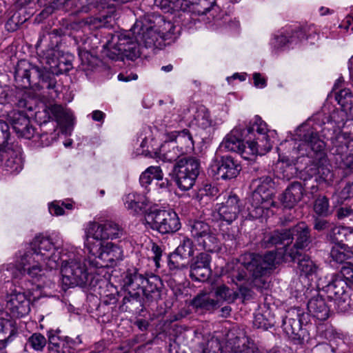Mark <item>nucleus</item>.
I'll return each mask as SVG.
<instances>
[{
    "instance_id": "f257e3e1",
    "label": "nucleus",
    "mask_w": 353,
    "mask_h": 353,
    "mask_svg": "<svg viewBox=\"0 0 353 353\" xmlns=\"http://www.w3.org/2000/svg\"><path fill=\"white\" fill-rule=\"evenodd\" d=\"M59 261H61V283L65 290L88 283L89 274L81 250L70 247L59 251L51 239L44 236L36 237L31 251L21 256L14 263L2 265L1 271L5 279H17L27 274L37 288L50 287L52 281L48 272L56 269Z\"/></svg>"
},
{
    "instance_id": "f03ea898",
    "label": "nucleus",
    "mask_w": 353,
    "mask_h": 353,
    "mask_svg": "<svg viewBox=\"0 0 353 353\" xmlns=\"http://www.w3.org/2000/svg\"><path fill=\"white\" fill-rule=\"evenodd\" d=\"M290 236V232L274 231L265 236L261 245L265 248L283 245V247L278 248L276 252L270 251L263 256L247 254L241 256L240 260H233L227 263L225 272L240 291L252 286L263 288L265 282L263 277L268 269L281 261L295 260L294 253L288 252Z\"/></svg>"
},
{
    "instance_id": "7ed1b4c3",
    "label": "nucleus",
    "mask_w": 353,
    "mask_h": 353,
    "mask_svg": "<svg viewBox=\"0 0 353 353\" xmlns=\"http://www.w3.org/2000/svg\"><path fill=\"white\" fill-rule=\"evenodd\" d=\"M165 36V32L155 29L151 24H148L146 19H143L137 20L130 30L113 34L106 46L112 59L125 57L134 60L141 54V43L146 48L156 46L159 39Z\"/></svg>"
},
{
    "instance_id": "20e7f679",
    "label": "nucleus",
    "mask_w": 353,
    "mask_h": 353,
    "mask_svg": "<svg viewBox=\"0 0 353 353\" xmlns=\"http://www.w3.org/2000/svg\"><path fill=\"white\" fill-rule=\"evenodd\" d=\"M311 121L300 125L295 131L296 138L294 140L285 141L277 148L279 151L283 150V148L293 146L291 151H289V157L292 159L300 157H310L317 161L318 173L323 170L326 162V157L324 153L325 143L321 140L317 134V130L311 125Z\"/></svg>"
},
{
    "instance_id": "39448f33",
    "label": "nucleus",
    "mask_w": 353,
    "mask_h": 353,
    "mask_svg": "<svg viewBox=\"0 0 353 353\" xmlns=\"http://www.w3.org/2000/svg\"><path fill=\"white\" fill-rule=\"evenodd\" d=\"M273 182L269 176L255 179L252 186L255 188L252 196L251 208H248L249 215L258 219L269 215V210L274 205L272 196L273 194Z\"/></svg>"
},
{
    "instance_id": "423d86ee",
    "label": "nucleus",
    "mask_w": 353,
    "mask_h": 353,
    "mask_svg": "<svg viewBox=\"0 0 353 353\" xmlns=\"http://www.w3.org/2000/svg\"><path fill=\"white\" fill-rule=\"evenodd\" d=\"M122 234L119 225L113 222H90L85 229V248L88 252L96 250L97 247L106 243V240L119 238Z\"/></svg>"
},
{
    "instance_id": "0eeeda50",
    "label": "nucleus",
    "mask_w": 353,
    "mask_h": 353,
    "mask_svg": "<svg viewBox=\"0 0 353 353\" xmlns=\"http://www.w3.org/2000/svg\"><path fill=\"white\" fill-rule=\"evenodd\" d=\"M144 224L161 234L175 232L181 228L179 216L172 210H154L147 212Z\"/></svg>"
},
{
    "instance_id": "6e6552de",
    "label": "nucleus",
    "mask_w": 353,
    "mask_h": 353,
    "mask_svg": "<svg viewBox=\"0 0 353 353\" xmlns=\"http://www.w3.org/2000/svg\"><path fill=\"white\" fill-rule=\"evenodd\" d=\"M88 252L90 265L96 268L112 267L123 259L122 248L112 242H106Z\"/></svg>"
},
{
    "instance_id": "1a4fd4ad",
    "label": "nucleus",
    "mask_w": 353,
    "mask_h": 353,
    "mask_svg": "<svg viewBox=\"0 0 353 353\" xmlns=\"http://www.w3.org/2000/svg\"><path fill=\"white\" fill-rule=\"evenodd\" d=\"M343 276H344L341 273L331 274L325 278L327 283L323 286V290L327 294V297L334 301L341 312L350 307L347 285ZM345 276L347 278V275Z\"/></svg>"
},
{
    "instance_id": "9d476101",
    "label": "nucleus",
    "mask_w": 353,
    "mask_h": 353,
    "mask_svg": "<svg viewBox=\"0 0 353 353\" xmlns=\"http://www.w3.org/2000/svg\"><path fill=\"white\" fill-rule=\"evenodd\" d=\"M200 163L192 157L183 158L174 165L176 183L183 191L190 190L194 185L199 174Z\"/></svg>"
},
{
    "instance_id": "9b49d317",
    "label": "nucleus",
    "mask_w": 353,
    "mask_h": 353,
    "mask_svg": "<svg viewBox=\"0 0 353 353\" xmlns=\"http://www.w3.org/2000/svg\"><path fill=\"white\" fill-rule=\"evenodd\" d=\"M189 231L199 246L207 252H216L220 248V242L210 226L203 221H190Z\"/></svg>"
},
{
    "instance_id": "f8f14e48",
    "label": "nucleus",
    "mask_w": 353,
    "mask_h": 353,
    "mask_svg": "<svg viewBox=\"0 0 353 353\" xmlns=\"http://www.w3.org/2000/svg\"><path fill=\"white\" fill-rule=\"evenodd\" d=\"M332 152L340 168L353 171V140L345 133L338 134L332 141Z\"/></svg>"
},
{
    "instance_id": "ddd939ff",
    "label": "nucleus",
    "mask_w": 353,
    "mask_h": 353,
    "mask_svg": "<svg viewBox=\"0 0 353 353\" xmlns=\"http://www.w3.org/2000/svg\"><path fill=\"white\" fill-rule=\"evenodd\" d=\"M30 296L39 299L32 290L25 289L23 292L14 290L7 296L6 308L13 317L21 318L28 314L30 311Z\"/></svg>"
},
{
    "instance_id": "4468645a",
    "label": "nucleus",
    "mask_w": 353,
    "mask_h": 353,
    "mask_svg": "<svg viewBox=\"0 0 353 353\" xmlns=\"http://www.w3.org/2000/svg\"><path fill=\"white\" fill-rule=\"evenodd\" d=\"M50 73L46 68L32 65L25 60L18 62L14 72L15 81L22 88H28L31 84V79L47 81Z\"/></svg>"
},
{
    "instance_id": "2eb2a0df",
    "label": "nucleus",
    "mask_w": 353,
    "mask_h": 353,
    "mask_svg": "<svg viewBox=\"0 0 353 353\" xmlns=\"http://www.w3.org/2000/svg\"><path fill=\"white\" fill-rule=\"evenodd\" d=\"M245 134L258 143L263 141L265 143L266 142L270 148H272L273 143L276 138V131L269 130L266 123L258 115H256L250 121L247 128L245 129Z\"/></svg>"
},
{
    "instance_id": "dca6fc26",
    "label": "nucleus",
    "mask_w": 353,
    "mask_h": 353,
    "mask_svg": "<svg viewBox=\"0 0 353 353\" xmlns=\"http://www.w3.org/2000/svg\"><path fill=\"white\" fill-rule=\"evenodd\" d=\"M241 165L230 156L222 157L220 161L212 163L210 171L217 179H232L237 176L241 171Z\"/></svg>"
},
{
    "instance_id": "f3484780",
    "label": "nucleus",
    "mask_w": 353,
    "mask_h": 353,
    "mask_svg": "<svg viewBox=\"0 0 353 353\" xmlns=\"http://www.w3.org/2000/svg\"><path fill=\"white\" fill-rule=\"evenodd\" d=\"M240 212L239 199L235 195L228 196L227 200L220 204H216L212 213V219L221 220L231 223L238 216Z\"/></svg>"
},
{
    "instance_id": "a211bd4d",
    "label": "nucleus",
    "mask_w": 353,
    "mask_h": 353,
    "mask_svg": "<svg viewBox=\"0 0 353 353\" xmlns=\"http://www.w3.org/2000/svg\"><path fill=\"white\" fill-rule=\"evenodd\" d=\"M8 121L19 137L27 139L34 137L35 129L30 123L29 117L23 111L13 110L9 112Z\"/></svg>"
},
{
    "instance_id": "6ab92c4d",
    "label": "nucleus",
    "mask_w": 353,
    "mask_h": 353,
    "mask_svg": "<svg viewBox=\"0 0 353 353\" xmlns=\"http://www.w3.org/2000/svg\"><path fill=\"white\" fill-rule=\"evenodd\" d=\"M210 261V255L204 252L193 257L189 263L190 276L192 279L198 281L207 280L211 273Z\"/></svg>"
},
{
    "instance_id": "aec40b11",
    "label": "nucleus",
    "mask_w": 353,
    "mask_h": 353,
    "mask_svg": "<svg viewBox=\"0 0 353 353\" xmlns=\"http://www.w3.org/2000/svg\"><path fill=\"white\" fill-rule=\"evenodd\" d=\"M281 233L290 232V242L288 245V252L299 254V250L305 248L309 243V230L305 223H299L295 228L290 230L279 231Z\"/></svg>"
},
{
    "instance_id": "412c9836",
    "label": "nucleus",
    "mask_w": 353,
    "mask_h": 353,
    "mask_svg": "<svg viewBox=\"0 0 353 353\" xmlns=\"http://www.w3.org/2000/svg\"><path fill=\"white\" fill-rule=\"evenodd\" d=\"M330 257L334 261L343 263L341 273L343 276L349 275V270H353V252L347 250L345 245H334L330 251Z\"/></svg>"
},
{
    "instance_id": "4be33fe9",
    "label": "nucleus",
    "mask_w": 353,
    "mask_h": 353,
    "mask_svg": "<svg viewBox=\"0 0 353 353\" xmlns=\"http://www.w3.org/2000/svg\"><path fill=\"white\" fill-rule=\"evenodd\" d=\"M0 161L6 170L10 173H19L23 168V159L20 149L1 150L0 149Z\"/></svg>"
},
{
    "instance_id": "5701e85b",
    "label": "nucleus",
    "mask_w": 353,
    "mask_h": 353,
    "mask_svg": "<svg viewBox=\"0 0 353 353\" xmlns=\"http://www.w3.org/2000/svg\"><path fill=\"white\" fill-rule=\"evenodd\" d=\"M245 143L243 142L237 152L245 160L253 161L256 155H263L272 149L266 142L265 144L263 141L258 143L248 137H245Z\"/></svg>"
},
{
    "instance_id": "b1692460",
    "label": "nucleus",
    "mask_w": 353,
    "mask_h": 353,
    "mask_svg": "<svg viewBox=\"0 0 353 353\" xmlns=\"http://www.w3.org/2000/svg\"><path fill=\"white\" fill-rule=\"evenodd\" d=\"M245 137V129L240 125L236 126L224 137L219 145V150L237 152Z\"/></svg>"
},
{
    "instance_id": "393cba45",
    "label": "nucleus",
    "mask_w": 353,
    "mask_h": 353,
    "mask_svg": "<svg viewBox=\"0 0 353 353\" xmlns=\"http://www.w3.org/2000/svg\"><path fill=\"white\" fill-rule=\"evenodd\" d=\"M49 113L54 118L63 131L68 134L74 123V117L69 109H65L59 105H54L49 108Z\"/></svg>"
},
{
    "instance_id": "a878e982",
    "label": "nucleus",
    "mask_w": 353,
    "mask_h": 353,
    "mask_svg": "<svg viewBox=\"0 0 353 353\" xmlns=\"http://www.w3.org/2000/svg\"><path fill=\"white\" fill-rule=\"evenodd\" d=\"M8 91V88L0 85V113L3 111L4 106L10 102H14L18 108L32 110V108L28 105V95L25 91L21 90L17 91L14 97V100L10 99Z\"/></svg>"
},
{
    "instance_id": "bb28decb",
    "label": "nucleus",
    "mask_w": 353,
    "mask_h": 353,
    "mask_svg": "<svg viewBox=\"0 0 353 353\" xmlns=\"http://www.w3.org/2000/svg\"><path fill=\"white\" fill-rule=\"evenodd\" d=\"M303 192L301 183L293 182L285 189L281 201L285 208H292L301 200Z\"/></svg>"
},
{
    "instance_id": "cd10ccee",
    "label": "nucleus",
    "mask_w": 353,
    "mask_h": 353,
    "mask_svg": "<svg viewBox=\"0 0 353 353\" xmlns=\"http://www.w3.org/2000/svg\"><path fill=\"white\" fill-rule=\"evenodd\" d=\"M348 69L351 84L353 87V56L349 60ZM336 99L345 113L353 105V93L349 88L342 89L336 93Z\"/></svg>"
},
{
    "instance_id": "c85d7f7f",
    "label": "nucleus",
    "mask_w": 353,
    "mask_h": 353,
    "mask_svg": "<svg viewBox=\"0 0 353 353\" xmlns=\"http://www.w3.org/2000/svg\"><path fill=\"white\" fill-rule=\"evenodd\" d=\"M124 286L129 293L134 292L135 295H140L139 291H141L145 282V278L141 274H139L137 270H129L127 271L123 280Z\"/></svg>"
},
{
    "instance_id": "c756f323",
    "label": "nucleus",
    "mask_w": 353,
    "mask_h": 353,
    "mask_svg": "<svg viewBox=\"0 0 353 353\" xmlns=\"http://www.w3.org/2000/svg\"><path fill=\"white\" fill-rule=\"evenodd\" d=\"M309 313L320 321H324L329 316V307L321 296L312 298L307 303Z\"/></svg>"
},
{
    "instance_id": "7c9ffc66",
    "label": "nucleus",
    "mask_w": 353,
    "mask_h": 353,
    "mask_svg": "<svg viewBox=\"0 0 353 353\" xmlns=\"http://www.w3.org/2000/svg\"><path fill=\"white\" fill-rule=\"evenodd\" d=\"M8 316L7 312H3L0 316V345L6 347L8 341L16 331V323Z\"/></svg>"
},
{
    "instance_id": "2f4dec72",
    "label": "nucleus",
    "mask_w": 353,
    "mask_h": 353,
    "mask_svg": "<svg viewBox=\"0 0 353 353\" xmlns=\"http://www.w3.org/2000/svg\"><path fill=\"white\" fill-rule=\"evenodd\" d=\"M124 205L128 210L132 214L142 212L148 204V199L143 194L130 192L123 197Z\"/></svg>"
},
{
    "instance_id": "473e14b6",
    "label": "nucleus",
    "mask_w": 353,
    "mask_h": 353,
    "mask_svg": "<svg viewBox=\"0 0 353 353\" xmlns=\"http://www.w3.org/2000/svg\"><path fill=\"white\" fill-rule=\"evenodd\" d=\"M171 140L173 141L175 145H179V149L183 154L192 150L194 146L192 137L187 130L172 132Z\"/></svg>"
},
{
    "instance_id": "72a5a7b5",
    "label": "nucleus",
    "mask_w": 353,
    "mask_h": 353,
    "mask_svg": "<svg viewBox=\"0 0 353 353\" xmlns=\"http://www.w3.org/2000/svg\"><path fill=\"white\" fill-rule=\"evenodd\" d=\"M157 7L167 12L170 11H185L190 7V0H154Z\"/></svg>"
},
{
    "instance_id": "f704fd0d",
    "label": "nucleus",
    "mask_w": 353,
    "mask_h": 353,
    "mask_svg": "<svg viewBox=\"0 0 353 353\" xmlns=\"http://www.w3.org/2000/svg\"><path fill=\"white\" fill-rule=\"evenodd\" d=\"M296 259L298 260V268L301 274L306 276L316 274L318 266L309 256L299 253V254H296L295 259Z\"/></svg>"
},
{
    "instance_id": "c9c22d12",
    "label": "nucleus",
    "mask_w": 353,
    "mask_h": 353,
    "mask_svg": "<svg viewBox=\"0 0 353 353\" xmlns=\"http://www.w3.org/2000/svg\"><path fill=\"white\" fill-rule=\"evenodd\" d=\"M193 124L203 130L213 125V121L207 108L201 106L196 110L194 115Z\"/></svg>"
},
{
    "instance_id": "e433bc0d",
    "label": "nucleus",
    "mask_w": 353,
    "mask_h": 353,
    "mask_svg": "<svg viewBox=\"0 0 353 353\" xmlns=\"http://www.w3.org/2000/svg\"><path fill=\"white\" fill-rule=\"evenodd\" d=\"M192 305L196 308L211 310L217 305V301L214 300L210 293H201L192 301Z\"/></svg>"
},
{
    "instance_id": "4c0bfd02",
    "label": "nucleus",
    "mask_w": 353,
    "mask_h": 353,
    "mask_svg": "<svg viewBox=\"0 0 353 353\" xmlns=\"http://www.w3.org/2000/svg\"><path fill=\"white\" fill-rule=\"evenodd\" d=\"M160 152L163 154L165 161L170 162L176 160L181 155L183 154L179 149V145H175L172 140L162 145Z\"/></svg>"
},
{
    "instance_id": "58836bf2",
    "label": "nucleus",
    "mask_w": 353,
    "mask_h": 353,
    "mask_svg": "<svg viewBox=\"0 0 353 353\" xmlns=\"http://www.w3.org/2000/svg\"><path fill=\"white\" fill-rule=\"evenodd\" d=\"M163 174L158 166H150L140 176V183L143 186L150 184L153 179L161 180Z\"/></svg>"
},
{
    "instance_id": "ea45409f",
    "label": "nucleus",
    "mask_w": 353,
    "mask_h": 353,
    "mask_svg": "<svg viewBox=\"0 0 353 353\" xmlns=\"http://www.w3.org/2000/svg\"><path fill=\"white\" fill-rule=\"evenodd\" d=\"M301 36H303L302 31H296L292 33H288L285 34L283 32H281L279 34L274 36L272 40V45L275 48H281L285 46L287 43H291L296 41V39H299Z\"/></svg>"
},
{
    "instance_id": "a19ab883",
    "label": "nucleus",
    "mask_w": 353,
    "mask_h": 353,
    "mask_svg": "<svg viewBox=\"0 0 353 353\" xmlns=\"http://www.w3.org/2000/svg\"><path fill=\"white\" fill-rule=\"evenodd\" d=\"M157 281L158 279L156 277H152L150 279L145 278V282L141 292L148 299L154 300L159 296L157 285L154 283V281Z\"/></svg>"
},
{
    "instance_id": "79ce46f5",
    "label": "nucleus",
    "mask_w": 353,
    "mask_h": 353,
    "mask_svg": "<svg viewBox=\"0 0 353 353\" xmlns=\"http://www.w3.org/2000/svg\"><path fill=\"white\" fill-rule=\"evenodd\" d=\"M216 0H192L190 6H196L193 9L199 14H206L211 10H217L215 5Z\"/></svg>"
},
{
    "instance_id": "37998d69",
    "label": "nucleus",
    "mask_w": 353,
    "mask_h": 353,
    "mask_svg": "<svg viewBox=\"0 0 353 353\" xmlns=\"http://www.w3.org/2000/svg\"><path fill=\"white\" fill-rule=\"evenodd\" d=\"M174 253L186 259L192 256L194 254V245L192 241L188 237L184 238L176 248Z\"/></svg>"
},
{
    "instance_id": "c03bdc74",
    "label": "nucleus",
    "mask_w": 353,
    "mask_h": 353,
    "mask_svg": "<svg viewBox=\"0 0 353 353\" xmlns=\"http://www.w3.org/2000/svg\"><path fill=\"white\" fill-rule=\"evenodd\" d=\"M215 294L218 299L228 302L234 301L237 296V294L233 290L230 289L225 285L217 287Z\"/></svg>"
},
{
    "instance_id": "a18cd8bd",
    "label": "nucleus",
    "mask_w": 353,
    "mask_h": 353,
    "mask_svg": "<svg viewBox=\"0 0 353 353\" xmlns=\"http://www.w3.org/2000/svg\"><path fill=\"white\" fill-rule=\"evenodd\" d=\"M46 345V339L44 336L40 333H34L29 337L26 346H29L36 351H40L43 349Z\"/></svg>"
},
{
    "instance_id": "49530a36",
    "label": "nucleus",
    "mask_w": 353,
    "mask_h": 353,
    "mask_svg": "<svg viewBox=\"0 0 353 353\" xmlns=\"http://www.w3.org/2000/svg\"><path fill=\"white\" fill-rule=\"evenodd\" d=\"M328 199L324 196H319L314 201V210L320 216H327L329 214Z\"/></svg>"
},
{
    "instance_id": "de8ad7c7",
    "label": "nucleus",
    "mask_w": 353,
    "mask_h": 353,
    "mask_svg": "<svg viewBox=\"0 0 353 353\" xmlns=\"http://www.w3.org/2000/svg\"><path fill=\"white\" fill-rule=\"evenodd\" d=\"M187 259L173 252L169 258L168 265L170 270H183L188 267Z\"/></svg>"
},
{
    "instance_id": "09e8293b",
    "label": "nucleus",
    "mask_w": 353,
    "mask_h": 353,
    "mask_svg": "<svg viewBox=\"0 0 353 353\" xmlns=\"http://www.w3.org/2000/svg\"><path fill=\"white\" fill-rule=\"evenodd\" d=\"M283 330L289 336L296 335L301 330V323L298 319H286L283 322Z\"/></svg>"
},
{
    "instance_id": "8fccbe9b",
    "label": "nucleus",
    "mask_w": 353,
    "mask_h": 353,
    "mask_svg": "<svg viewBox=\"0 0 353 353\" xmlns=\"http://www.w3.org/2000/svg\"><path fill=\"white\" fill-rule=\"evenodd\" d=\"M255 347L248 339H240L237 346L234 347L230 353H254Z\"/></svg>"
},
{
    "instance_id": "3c124183",
    "label": "nucleus",
    "mask_w": 353,
    "mask_h": 353,
    "mask_svg": "<svg viewBox=\"0 0 353 353\" xmlns=\"http://www.w3.org/2000/svg\"><path fill=\"white\" fill-rule=\"evenodd\" d=\"M63 206H64L65 209L71 210L73 205L72 203L69 201H54L49 205V212L52 215H63L64 214Z\"/></svg>"
},
{
    "instance_id": "603ef678",
    "label": "nucleus",
    "mask_w": 353,
    "mask_h": 353,
    "mask_svg": "<svg viewBox=\"0 0 353 353\" xmlns=\"http://www.w3.org/2000/svg\"><path fill=\"white\" fill-rule=\"evenodd\" d=\"M347 230L348 229L347 228L335 227L332 229V235L337 241H343V236H344L347 241H353V232H350L347 234Z\"/></svg>"
},
{
    "instance_id": "864d4df0",
    "label": "nucleus",
    "mask_w": 353,
    "mask_h": 353,
    "mask_svg": "<svg viewBox=\"0 0 353 353\" xmlns=\"http://www.w3.org/2000/svg\"><path fill=\"white\" fill-rule=\"evenodd\" d=\"M112 21V16L110 15H103L100 17H97L90 19V21H88L87 23L90 24H92L94 28H101L105 27L108 26V23H111Z\"/></svg>"
},
{
    "instance_id": "5fc2aeb1",
    "label": "nucleus",
    "mask_w": 353,
    "mask_h": 353,
    "mask_svg": "<svg viewBox=\"0 0 353 353\" xmlns=\"http://www.w3.org/2000/svg\"><path fill=\"white\" fill-rule=\"evenodd\" d=\"M254 85L257 88H264L267 85V79L259 72L253 74Z\"/></svg>"
},
{
    "instance_id": "6e6d98bb",
    "label": "nucleus",
    "mask_w": 353,
    "mask_h": 353,
    "mask_svg": "<svg viewBox=\"0 0 353 353\" xmlns=\"http://www.w3.org/2000/svg\"><path fill=\"white\" fill-rule=\"evenodd\" d=\"M199 191L201 195L211 197L216 196L218 194L217 188L211 184L205 185Z\"/></svg>"
},
{
    "instance_id": "4d7b16f0",
    "label": "nucleus",
    "mask_w": 353,
    "mask_h": 353,
    "mask_svg": "<svg viewBox=\"0 0 353 353\" xmlns=\"http://www.w3.org/2000/svg\"><path fill=\"white\" fill-rule=\"evenodd\" d=\"M59 330H50L48 332L49 343L55 347H59L61 341V337L58 335Z\"/></svg>"
},
{
    "instance_id": "13d9d810",
    "label": "nucleus",
    "mask_w": 353,
    "mask_h": 353,
    "mask_svg": "<svg viewBox=\"0 0 353 353\" xmlns=\"http://www.w3.org/2000/svg\"><path fill=\"white\" fill-rule=\"evenodd\" d=\"M254 325L257 328H261L263 330H266L268 327V323L263 319V316L261 314H258L254 316V320L253 321Z\"/></svg>"
},
{
    "instance_id": "bf43d9fd",
    "label": "nucleus",
    "mask_w": 353,
    "mask_h": 353,
    "mask_svg": "<svg viewBox=\"0 0 353 353\" xmlns=\"http://www.w3.org/2000/svg\"><path fill=\"white\" fill-rule=\"evenodd\" d=\"M163 24L161 26V29L159 30H163L166 32V36L165 37H161V39H166L170 34L173 33V30L174 27L173 24L170 21H163Z\"/></svg>"
},
{
    "instance_id": "052dcab7",
    "label": "nucleus",
    "mask_w": 353,
    "mask_h": 353,
    "mask_svg": "<svg viewBox=\"0 0 353 353\" xmlns=\"http://www.w3.org/2000/svg\"><path fill=\"white\" fill-rule=\"evenodd\" d=\"M181 120L179 115L176 113H173L172 114V117H170L169 115H166L165 117L164 121L166 125H169L170 126L174 125L175 123H177Z\"/></svg>"
},
{
    "instance_id": "680f3d73",
    "label": "nucleus",
    "mask_w": 353,
    "mask_h": 353,
    "mask_svg": "<svg viewBox=\"0 0 353 353\" xmlns=\"http://www.w3.org/2000/svg\"><path fill=\"white\" fill-rule=\"evenodd\" d=\"M329 225V223L324 219L316 218L314 221V228L316 230L321 231L326 229Z\"/></svg>"
},
{
    "instance_id": "e2e57ef3",
    "label": "nucleus",
    "mask_w": 353,
    "mask_h": 353,
    "mask_svg": "<svg viewBox=\"0 0 353 353\" xmlns=\"http://www.w3.org/2000/svg\"><path fill=\"white\" fill-rule=\"evenodd\" d=\"M152 252L153 253L154 256V261H155V263L157 266H159V261L161 259V249L160 247L156 244H153L152 246Z\"/></svg>"
},
{
    "instance_id": "0e129e2a",
    "label": "nucleus",
    "mask_w": 353,
    "mask_h": 353,
    "mask_svg": "<svg viewBox=\"0 0 353 353\" xmlns=\"http://www.w3.org/2000/svg\"><path fill=\"white\" fill-rule=\"evenodd\" d=\"M352 214V210L350 207H342L337 211V216L339 219H343L349 216Z\"/></svg>"
},
{
    "instance_id": "69168bd1",
    "label": "nucleus",
    "mask_w": 353,
    "mask_h": 353,
    "mask_svg": "<svg viewBox=\"0 0 353 353\" xmlns=\"http://www.w3.org/2000/svg\"><path fill=\"white\" fill-rule=\"evenodd\" d=\"M341 26L344 28L347 31L353 32V18L352 17H347Z\"/></svg>"
},
{
    "instance_id": "338daca9",
    "label": "nucleus",
    "mask_w": 353,
    "mask_h": 353,
    "mask_svg": "<svg viewBox=\"0 0 353 353\" xmlns=\"http://www.w3.org/2000/svg\"><path fill=\"white\" fill-rule=\"evenodd\" d=\"M353 186V183L352 185H347L343 190L341 192V197L343 199H347V198L353 196V193L351 191L352 187Z\"/></svg>"
},
{
    "instance_id": "774afa93",
    "label": "nucleus",
    "mask_w": 353,
    "mask_h": 353,
    "mask_svg": "<svg viewBox=\"0 0 353 353\" xmlns=\"http://www.w3.org/2000/svg\"><path fill=\"white\" fill-rule=\"evenodd\" d=\"M105 117V113L100 110H94L92 112V118L95 121L103 122Z\"/></svg>"
}]
</instances>
